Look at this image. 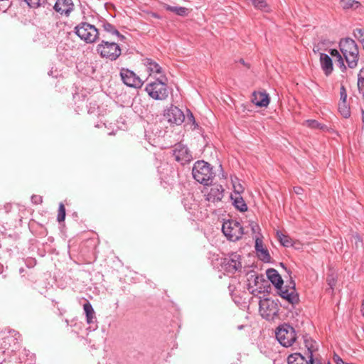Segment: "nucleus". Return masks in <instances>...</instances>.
Masks as SVG:
<instances>
[{
    "instance_id": "f257e3e1",
    "label": "nucleus",
    "mask_w": 364,
    "mask_h": 364,
    "mask_svg": "<svg viewBox=\"0 0 364 364\" xmlns=\"http://www.w3.org/2000/svg\"><path fill=\"white\" fill-rule=\"evenodd\" d=\"M339 48L348 63V66L350 68H355L358 65L359 51L354 40L350 38L341 39L339 43Z\"/></svg>"
},
{
    "instance_id": "f03ea898",
    "label": "nucleus",
    "mask_w": 364,
    "mask_h": 364,
    "mask_svg": "<svg viewBox=\"0 0 364 364\" xmlns=\"http://www.w3.org/2000/svg\"><path fill=\"white\" fill-rule=\"evenodd\" d=\"M75 30L76 35L87 43H95L100 39V36L103 38H106L105 35L100 33V29L86 22L79 23Z\"/></svg>"
},
{
    "instance_id": "7ed1b4c3",
    "label": "nucleus",
    "mask_w": 364,
    "mask_h": 364,
    "mask_svg": "<svg viewBox=\"0 0 364 364\" xmlns=\"http://www.w3.org/2000/svg\"><path fill=\"white\" fill-rule=\"evenodd\" d=\"M192 175L198 183L207 186L212 182L215 173L208 163L198 161L193 165Z\"/></svg>"
},
{
    "instance_id": "20e7f679",
    "label": "nucleus",
    "mask_w": 364,
    "mask_h": 364,
    "mask_svg": "<svg viewBox=\"0 0 364 364\" xmlns=\"http://www.w3.org/2000/svg\"><path fill=\"white\" fill-rule=\"evenodd\" d=\"M164 75H161L155 81L149 82L146 85L145 90L148 95L156 100H165L168 96V90Z\"/></svg>"
},
{
    "instance_id": "39448f33",
    "label": "nucleus",
    "mask_w": 364,
    "mask_h": 364,
    "mask_svg": "<svg viewBox=\"0 0 364 364\" xmlns=\"http://www.w3.org/2000/svg\"><path fill=\"white\" fill-rule=\"evenodd\" d=\"M96 50L102 58H106L111 61L116 60L122 53V50L117 43L105 40H102L97 46Z\"/></svg>"
},
{
    "instance_id": "423d86ee",
    "label": "nucleus",
    "mask_w": 364,
    "mask_h": 364,
    "mask_svg": "<svg viewBox=\"0 0 364 364\" xmlns=\"http://www.w3.org/2000/svg\"><path fill=\"white\" fill-rule=\"evenodd\" d=\"M275 334L277 341L284 347L291 346L296 340L294 328L287 323L279 326L277 328Z\"/></svg>"
},
{
    "instance_id": "0eeeda50",
    "label": "nucleus",
    "mask_w": 364,
    "mask_h": 364,
    "mask_svg": "<svg viewBox=\"0 0 364 364\" xmlns=\"http://www.w3.org/2000/svg\"><path fill=\"white\" fill-rule=\"evenodd\" d=\"M222 231L225 236L230 241L240 240L244 234L241 224L234 220H228L223 222Z\"/></svg>"
},
{
    "instance_id": "6e6552de",
    "label": "nucleus",
    "mask_w": 364,
    "mask_h": 364,
    "mask_svg": "<svg viewBox=\"0 0 364 364\" xmlns=\"http://www.w3.org/2000/svg\"><path fill=\"white\" fill-rule=\"evenodd\" d=\"M279 310L278 304L271 299H264L259 301L260 314L267 320H274L278 315Z\"/></svg>"
},
{
    "instance_id": "1a4fd4ad",
    "label": "nucleus",
    "mask_w": 364,
    "mask_h": 364,
    "mask_svg": "<svg viewBox=\"0 0 364 364\" xmlns=\"http://www.w3.org/2000/svg\"><path fill=\"white\" fill-rule=\"evenodd\" d=\"M172 151L175 160L182 165L188 164L193 160L192 154L188 148L181 143L175 144Z\"/></svg>"
},
{
    "instance_id": "9d476101",
    "label": "nucleus",
    "mask_w": 364,
    "mask_h": 364,
    "mask_svg": "<svg viewBox=\"0 0 364 364\" xmlns=\"http://www.w3.org/2000/svg\"><path fill=\"white\" fill-rule=\"evenodd\" d=\"M277 289L278 294L283 299H286L289 304H295L299 301V295L296 291L295 282L291 279H290V284L287 287H283L281 286Z\"/></svg>"
},
{
    "instance_id": "9b49d317",
    "label": "nucleus",
    "mask_w": 364,
    "mask_h": 364,
    "mask_svg": "<svg viewBox=\"0 0 364 364\" xmlns=\"http://www.w3.org/2000/svg\"><path fill=\"white\" fill-rule=\"evenodd\" d=\"M120 77L123 82L130 87L139 88L143 82L132 70L122 68L120 70Z\"/></svg>"
},
{
    "instance_id": "f8f14e48",
    "label": "nucleus",
    "mask_w": 364,
    "mask_h": 364,
    "mask_svg": "<svg viewBox=\"0 0 364 364\" xmlns=\"http://www.w3.org/2000/svg\"><path fill=\"white\" fill-rule=\"evenodd\" d=\"M223 265L226 272L234 274L242 268L240 255L236 252L230 254L228 257L224 259Z\"/></svg>"
},
{
    "instance_id": "ddd939ff",
    "label": "nucleus",
    "mask_w": 364,
    "mask_h": 364,
    "mask_svg": "<svg viewBox=\"0 0 364 364\" xmlns=\"http://www.w3.org/2000/svg\"><path fill=\"white\" fill-rule=\"evenodd\" d=\"M164 116L168 122L176 124H181L185 119L183 112L175 106H171L166 111Z\"/></svg>"
},
{
    "instance_id": "4468645a",
    "label": "nucleus",
    "mask_w": 364,
    "mask_h": 364,
    "mask_svg": "<svg viewBox=\"0 0 364 364\" xmlns=\"http://www.w3.org/2000/svg\"><path fill=\"white\" fill-rule=\"evenodd\" d=\"M53 9L60 15L69 16L74 9V4L72 0H57Z\"/></svg>"
},
{
    "instance_id": "2eb2a0df",
    "label": "nucleus",
    "mask_w": 364,
    "mask_h": 364,
    "mask_svg": "<svg viewBox=\"0 0 364 364\" xmlns=\"http://www.w3.org/2000/svg\"><path fill=\"white\" fill-rule=\"evenodd\" d=\"M223 193L224 189L221 185H214L205 196V200L213 203L220 202L224 196Z\"/></svg>"
},
{
    "instance_id": "dca6fc26",
    "label": "nucleus",
    "mask_w": 364,
    "mask_h": 364,
    "mask_svg": "<svg viewBox=\"0 0 364 364\" xmlns=\"http://www.w3.org/2000/svg\"><path fill=\"white\" fill-rule=\"evenodd\" d=\"M251 101L257 107H267L269 104V97L266 92L255 91L252 93Z\"/></svg>"
},
{
    "instance_id": "f3484780",
    "label": "nucleus",
    "mask_w": 364,
    "mask_h": 364,
    "mask_svg": "<svg viewBox=\"0 0 364 364\" xmlns=\"http://www.w3.org/2000/svg\"><path fill=\"white\" fill-rule=\"evenodd\" d=\"M320 63L323 71L325 75L328 76L333 72V62L329 55L326 53H320Z\"/></svg>"
},
{
    "instance_id": "a211bd4d",
    "label": "nucleus",
    "mask_w": 364,
    "mask_h": 364,
    "mask_svg": "<svg viewBox=\"0 0 364 364\" xmlns=\"http://www.w3.org/2000/svg\"><path fill=\"white\" fill-rule=\"evenodd\" d=\"M269 280L274 285L276 289H279L283 285V279L278 272L274 269H268L266 272Z\"/></svg>"
},
{
    "instance_id": "6ab92c4d",
    "label": "nucleus",
    "mask_w": 364,
    "mask_h": 364,
    "mask_svg": "<svg viewBox=\"0 0 364 364\" xmlns=\"http://www.w3.org/2000/svg\"><path fill=\"white\" fill-rule=\"evenodd\" d=\"M100 30L101 28L103 29L104 31L112 35L116 36L118 37L120 40H123L124 38V36L122 35L118 30L111 23H109L107 21H101L99 24Z\"/></svg>"
},
{
    "instance_id": "aec40b11",
    "label": "nucleus",
    "mask_w": 364,
    "mask_h": 364,
    "mask_svg": "<svg viewBox=\"0 0 364 364\" xmlns=\"http://www.w3.org/2000/svg\"><path fill=\"white\" fill-rule=\"evenodd\" d=\"M144 65L146 67L149 75L152 73L161 74L162 73L161 67L151 58H145L143 60Z\"/></svg>"
},
{
    "instance_id": "412c9836",
    "label": "nucleus",
    "mask_w": 364,
    "mask_h": 364,
    "mask_svg": "<svg viewBox=\"0 0 364 364\" xmlns=\"http://www.w3.org/2000/svg\"><path fill=\"white\" fill-rule=\"evenodd\" d=\"M288 364H310V359L307 360L301 353H296L289 355Z\"/></svg>"
},
{
    "instance_id": "4be33fe9",
    "label": "nucleus",
    "mask_w": 364,
    "mask_h": 364,
    "mask_svg": "<svg viewBox=\"0 0 364 364\" xmlns=\"http://www.w3.org/2000/svg\"><path fill=\"white\" fill-rule=\"evenodd\" d=\"M248 1H250L256 9L263 12L270 11V7L265 0H248Z\"/></svg>"
},
{
    "instance_id": "5701e85b",
    "label": "nucleus",
    "mask_w": 364,
    "mask_h": 364,
    "mask_svg": "<svg viewBox=\"0 0 364 364\" xmlns=\"http://www.w3.org/2000/svg\"><path fill=\"white\" fill-rule=\"evenodd\" d=\"M83 309L85 311L86 315V321L87 323H91L93 322V319L95 318V311L91 305V304L87 301L83 305Z\"/></svg>"
},
{
    "instance_id": "b1692460",
    "label": "nucleus",
    "mask_w": 364,
    "mask_h": 364,
    "mask_svg": "<svg viewBox=\"0 0 364 364\" xmlns=\"http://www.w3.org/2000/svg\"><path fill=\"white\" fill-rule=\"evenodd\" d=\"M231 198L233 200V204L237 210L241 212H245L247 210V206L240 195H235V198L231 196Z\"/></svg>"
},
{
    "instance_id": "393cba45",
    "label": "nucleus",
    "mask_w": 364,
    "mask_h": 364,
    "mask_svg": "<svg viewBox=\"0 0 364 364\" xmlns=\"http://www.w3.org/2000/svg\"><path fill=\"white\" fill-rule=\"evenodd\" d=\"M164 7L166 10L173 12L181 16H185L188 14V9L183 6H172L168 4H165Z\"/></svg>"
},
{
    "instance_id": "a878e982",
    "label": "nucleus",
    "mask_w": 364,
    "mask_h": 364,
    "mask_svg": "<svg viewBox=\"0 0 364 364\" xmlns=\"http://www.w3.org/2000/svg\"><path fill=\"white\" fill-rule=\"evenodd\" d=\"M338 111L344 118H348L350 116V107L346 101H340L338 103Z\"/></svg>"
},
{
    "instance_id": "bb28decb",
    "label": "nucleus",
    "mask_w": 364,
    "mask_h": 364,
    "mask_svg": "<svg viewBox=\"0 0 364 364\" xmlns=\"http://www.w3.org/2000/svg\"><path fill=\"white\" fill-rule=\"evenodd\" d=\"M277 237L279 242L284 246V247H290L292 245V240L291 239L287 236L283 234L280 231L277 232Z\"/></svg>"
},
{
    "instance_id": "cd10ccee",
    "label": "nucleus",
    "mask_w": 364,
    "mask_h": 364,
    "mask_svg": "<svg viewBox=\"0 0 364 364\" xmlns=\"http://www.w3.org/2000/svg\"><path fill=\"white\" fill-rule=\"evenodd\" d=\"M304 123L308 127H310L311 129H318L323 131L327 129V127L326 125L319 123L318 121L315 119H308L305 121Z\"/></svg>"
},
{
    "instance_id": "c85d7f7f",
    "label": "nucleus",
    "mask_w": 364,
    "mask_h": 364,
    "mask_svg": "<svg viewBox=\"0 0 364 364\" xmlns=\"http://www.w3.org/2000/svg\"><path fill=\"white\" fill-rule=\"evenodd\" d=\"M341 5L344 9H356L359 6L360 3L355 0H341Z\"/></svg>"
},
{
    "instance_id": "c756f323",
    "label": "nucleus",
    "mask_w": 364,
    "mask_h": 364,
    "mask_svg": "<svg viewBox=\"0 0 364 364\" xmlns=\"http://www.w3.org/2000/svg\"><path fill=\"white\" fill-rule=\"evenodd\" d=\"M258 257L262 260L263 262H269L271 257L269 254L268 250L266 248L261 249L259 252H257Z\"/></svg>"
},
{
    "instance_id": "7c9ffc66",
    "label": "nucleus",
    "mask_w": 364,
    "mask_h": 364,
    "mask_svg": "<svg viewBox=\"0 0 364 364\" xmlns=\"http://www.w3.org/2000/svg\"><path fill=\"white\" fill-rule=\"evenodd\" d=\"M350 240L353 246H354L356 249H358L362 245V240L357 233L353 234L350 236Z\"/></svg>"
},
{
    "instance_id": "2f4dec72",
    "label": "nucleus",
    "mask_w": 364,
    "mask_h": 364,
    "mask_svg": "<svg viewBox=\"0 0 364 364\" xmlns=\"http://www.w3.org/2000/svg\"><path fill=\"white\" fill-rule=\"evenodd\" d=\"M65 206L63 203H60L59 208H58L57 220L59 223H60V222H63L65 220Z\"/></svg>"
},
{
    "instance_id": "473e14b6",
    "label": "nucleus",
    "mask_w": 364,
    "mask_h": 364,
    "mask_svg": "<svg viewBox=\"0 0 364 364\" xmlns=\"http://www.w3.org/2000/svg\"><path fill=\"white\" fill-rule=\"evenodd\" d=\"M354 37L361 42L362 39L364 38V28H357L353 31Z\"/></svg>"
},
{
    "instance_id": "72a5a7b5",
    "label": "nucleus",
    "mask_w": 364,
    "mask_h": 364,
    "mask_svg": "<svg viewBox=\"0 0 364 364\" xmlns=\"http://www.w3.org/2000/svg\"><path fill=\"white\" fill-rule=\"evenodd\" d=\"M306 347H307L308 353H309L308 357L310 358V364H321L319 361H315L313 359V351H314L313 346H309L306 344Z\"/></svg>"
},
{
    "instance_id": "f704fd0d",
    "label": "nucleus",
    "mask_w": 364,
    "mask_h": 364,
    "mask_svg": "<svg viewBox=\"0 0 364 364\" xmlns=\"http://www.w3.org/2000/svg\"><path fill=\"white\" fill-rule=\"evenodd\" d=\"M363 84H364V68H362L360 70V71L358 74V82H357L358 87L360 86H363Z\"/></svg>"
},
{
    "instance_id": "c9c22d12",
    "label": "nucleus",
    "mask_w": 364,
    "mask_h": 364,
    "mask_svg": "<svg viewBox=\"0 0 364 364\" xmlns=\"http://www.w3.org/2000/svg\"><path fill=\"white\" fill-rule=\"evenodd\" d=\"M335 61L338 63V65L342 70V71H345L346 70V67L344 64V61L341 55H339L337 58H335Z\"/></svg>"
},
{
    "instance_id": "e433bc0d",
    "label": "nucleus",
    "mask_w": 364,
    "mask_h": 364,
    "mask_svg": "<svg viewBox=\"0 0 364 364\" xmlns=\"http://www.w3.org/2000/svg\"><path fill=\"white\" fill-rule=\"evenodd\" d=\"M28 7L30 8H38L40 6V0H23Z\"/></svg>"
},
{
    "instance_id": "4c0bfd02",
    "label": "nucleus",
    "mask_w": 364,
    "mask_h": 364,
    "mask_svg": "<svg viewBox=\"0 0 364 364\" xmlns=\"http://www.w3.org/2000/svg\"><path fill=\"white\" fill-rule=\"evenodd\" d=\"M347 92L345 87L342 85L340 89V101H346Z\"/></svg>"
},
{
    "instance_id": "58836bf2",
    "label": "nucleus",
    "mask_w": 364,
    "mask_h": 364,
    "mask_svg": "<svg viewBox=\"0 0 364 364\" xmlns=\"http://www.w3.org/2000/svg\"><path fill=\"white\" fill-rule=\"evenodd\" d=\"M264 247H263V242H262V240L259 239V238H257L256 240H255V250L257 252H259L261 249H264Z\"/></svg>"
},
{
    "instance_id": "ea45409f",
    "label": "nucleus",
    "mask_w": 364,
    "mask_h": 364,
    "mask_svg": "<svg viewBox=\"0 0 364 364\" xmlns=\"http://www.w3.org/2000/svg\"><path fill=\"white\" fill-rule=\"evenodd\" d=\"M31 201L34 204H40L43 201V198L40 196L33 195L31 196Z\"/></svg>"
},
{
    "instance_id": "a19ab883",
    "label": "nucleus",
    "mask_w": 364,
    "mask_h": 364,
    "mask_svg": "<svg viewBox=\"0 0 364 364\" xmlns=\"http://www.w3.org/2000/svg\"><path fill=\"white\" fill-rule=\"evenodd\" d=\"M333 360L336 364H348L346 363L341 358H340L338 355L335 354L333 355Z\"/></svg>"
},
{
    "instance_id": "79ce46f5",
    "label": "nucleus",
    "mask_w": 364,
    "mask_h": 364,
    "mask_svg": "<svg viewBox=\"0 0 364 364\" xmlns=\"http://www.w3.org/2000/svg\"><path fill=\"white\" fill-rule=\"evenodd\" d=\"M329 53L331 54V55L332 57H333L334 58H337V57L341 55V53H339V51L336 49H330L329 50Z\"/></svg>"
},
{
    "instance_id": "37998d69",
    "label": "nucleus",
    "mask_w": 364,
    "mask_h": 364,
    "mask_svg": "<svg viewBox=\"0 0 364 364\" xmlns=\"http://www.w3.org/2000/svg\"><path fill=\"white\" fill-rule=\"evenodd\" d=\"M294 191L297 195H301L303 193V188L299 186L294 187Z\"/></svg>"
},
{
    "instance_id": "c03bdc74",
    "label": "nucleus",
    "mask_w": 364,
    "mask_h": 364,
    "mask_svg": "<svg viewBox=\"0 0 364 364\" xmlns=\"http://www.w3.org/2000/svg\"><path fill=\"white\" fill-rule=\"evenodd\" d=\"M359 90V93L362 95L363 98L364 99V84L363 86H360L358 87Z\"/></svg>"
},
{
    "instance_id": "a18cd8bd",
    "label": "nucleus",
    "mask_w": 364,
    "mask_h": 364,
    "mask_svg": "<svg viewBox=\"0 0 364 364\" xmlns=\"http://www.w3.org/2000/svg\"><path fill=\"white\" fill-rule=\"evenodd\" d=\"M235 188V191L237 192V194L236 195H240V192L242 191V187L240 186V187H237H237L236 186H234Z\"/></svg>"
},
{
    "instance_id": "49530a36",
    "label": "nucleus",
    "mask_w": 364,
    "mask_h": 364,
    "mask_svg": "<svg viewBox=\"0 0 364 364\" xmlns=\"http://www.w3.org/2000/svg\"><path fill=\"white\" fill-rule=\"evenodd\" d=\"M360 312L362 315L364 316V300L362 302L361 307H360Z\"/></svg>"
},
{
    "instance_id": "de8ad7c7",
    "label": "nucleus",
    "mask_w": 364,
    "mask_h": 364,
    "mask_svg": "<svg viewBox=\"0 0 364 364\" xmlns=\"http://www.w3.org/2000/svg\"><path fill=\"white\" fill-rule=\"evenodd\" d=\"M151 16L152 17H154V18H161L160 16L158 15L156 13H151Z\"/></svg>"
},
{
    "instance_id": "09e8293b",
    "label": "nucleus",
    "mask_w": 364,
    "mask_h": 364,
    "mask_svg": "<svg viewBox=\"0 0 364 364\" xmlns=\"http://www.w3.org/2000/svg\"><path fill=\"white\" fill-rule=\"evenodd\" d=\"M328 284H329L331 287L335 284V281H334V279H332V280H329V279H328Z\"/></svg>"
},
{
    "instance_id": "8fccbe9b",
    "label": "nucleus",
    "mask_w": 364,
    "mask_h": 364,
    "mask_svg": "<svg viewBox=\"0 0 364 364\" xmlns=\"http://www.w3.org/2000/svg\"><path fill=\"white\" fill-rule=\"evenodd\" d=\"M361 120L362 122L364 124V109H361Z\"/></svg>"
},
{
    "instance_id": "3c124183",
    "label": "nucleus",
    "mask_w": 364,
    "mask_h": 364,
    "mask_svg": "<svg viewBox=\"0 0 364 364\" xmlns=\"http://www.w3.org/2000/svg\"><path fill=\"white\" fill-rule=\"evenodd\" d=\"M360 43H361V44H362L363 48V50H364V38H363V39H362V41H361V42H360Z\"/></svg>"
},
{
    "instance_id": "603ef678",
    "label": "nucleus",
    "mask_w": 364,
    "mask_h": 364,
    "mask_svg": "<svg viewBox=\"0 0 364 364\" xmlns=\"http://www.w3.org/2000/svg\"><path fill=\"white\" fill-rule=\"evenodd\" d=\"M281 266H282L284 269H286V270H287V268L284 267V264L281 263Z\"/></svg>"
},
{
    "instance_id": "864d4df0",
    "label": "nucleus",
    "mask_w": 364,
    "mask_h": 364,
    "mask_svg": "<svg viewBox=\"0 0 364 364\" xmlns=\"http://www.w3.org/2000/svg\"><path fill=\"white\" fill-rule=\"evenodd\" d=\"M240 62H241V63L245 64V62H244V60H242V59H241V60H240Z\"/></svg>"
},
{
    "instance_id": "5fc2aeb1",
    "label": "nucleus",
    "mask_w": 364,
    "mask_h": 364,
    "mask_svg": "<svg viewBox=\"0 0 364 364\" xmlns=\"http://www.w3.org/2000/svg\"><path fill=\"white\" fill-rule=\"evenodd\" d=\"M191 117L192 119H193V114H191Z\"/></svg>"
},
{
    "instance_id": "6e6d98bb",
    "label": "nucleus",
    "mask_w": 364,
    "mask_h": 364,
    "mask_svg": "<svg viewBox=\"0 0 364 364\" xmlns=\"http://www.w3.org/2000/svg\"><path fill=\"white\" fill-rule=\"evenodd\" d=\"M327 364H330V362H328Z\"/></svg>"
}]
</instances>
